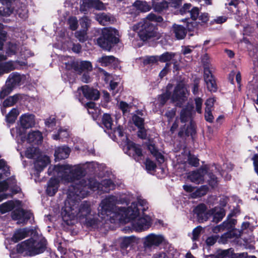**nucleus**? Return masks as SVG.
I'll return each instance as SVG.
<instances>
[{"mask_svg":"<svg viewBox=\"0 0 258 258\" xmlns=\"http://www.w3.org/2000/svg\"><path fill=\"white\" fill-rule=\"evenodd\" d=\"M86 107L88 113L91 114L94 118L97 117L100 114V110L96 107L94 102H90L87 103Z\"/></svg>","mask_w":258,"mask_h":258,"instance_id":"36","label":"nucleus"},{"mask_svg":"<svg viewBox=\"0 0 258 258\" xmlns=\"http://www.w3.org/2000/svg\"><path fill=\"white\" fill-rule=\"evenodd\" d=\"M68 23L70 28L72 30H75L78 27V20L76 17H71L69 20Z\"/></svg>","mask_w":258,"mask_h":258,"instance_id":"54","label":"nucleus"},{"mask_svg":"<svg viewBox=\"0 0 258 258\" xmlns=\"http://www.w3.org/2000/svg\"><path fill=\"white\" fill-rule=\"evenodd\" d=\"M96 20L101 25H106L114 21L113 17L105 13H99L96 15Z\"/></svg>","mask_w":258,"mask_h":258,"instance_id":"29","label":"nucleus"},{"mask_svg":"<svg viewBox=\"0 0 258 258\" xmlns=\"http://www.w3.org/2000/svg\"><path fill=\"white\" fill-rule=\"evenodd\" d=\"M138 201L142 207V213L132 222L133 228L137 231H142L149 229L153 222L152 217L144 213L148 209L147 202L142 197H138Z\"/></svg>","mask_w":258,"mask_h":258,"instance_id":"6","label":"nucleus"},{"mask_svg":"<svg viewBox=\"0 0 258 258\" xmlns=\"http://www.w3.org/2000/svg\"><path fill=\"white\" fill-rule=\"evenodd\" d=\"M40 153L39 150L34 147H29L25 151V155L28 158L35 159Z\"/></svg>","mask_w":258,"mask_h":258,"instance_id":"42","label":"nucleus"},{"mask_svg":"<svg viewBox=\"0 0 258 258\" xmlns=\"http://www.w3.org/2000/svg\"><path fill=\"white\" fill-rule=\"evenodd\" d=\"M2 4L4 6L6 5V7L0 8V15L4 16H8L12 14L13 12V9L12 8L11 3L10 1L5 0H1Z\"/></svg>","mask_w":258,"mask_h":258,"instance_id":"34","label":"nucleus"},{"mask_svg":"<svg viewBox=\"0 0 258 258\" xmlns=\"http://www.w3.org/2000/svg\"><path fill=\"white\" fill-rule=\"evenodd\" d=\"M24 136V141H22L19 140V142H18V144H24L26 145L27 144H32V145H36L40 144L42 141V136L41 133L38 131H32L29 132L27 135V137L25 136V132L23 134Z\"/></svg>","mask_w":258,"mask_h":258,"instance_id":"17","label":"nucleus"},{"mask_svg":"<svg viewBox=\"0 0 258 258\" xmlns=\"http://www.w3.org/2000/svg\"><path fill=\"white\" fill-rule=\"evenodd\" d=\"M58 187V180L51 178L48 182L46 192L50 196H53L57 192Z\"/></svg>","mask_w":258,"mask_h":258,"instance_id":"27","label":"nucleus"},{"mask_svg":"<svg viewBox=\"0 0 258 258\" xmlns=\"http://www.w3.org/2000/svg\"><path fill=\"white\" fill-rule=\"evenodd\" d=\"M117 31L112 28H105L102 31V35L97 40V43L102 48L109 50L112 46L118 42L115 36Z\"/></svg>","mask_w":258,"mask_h":258,"instance_id":"11","label":"nucleus"},{"mask_svg":"<svg viewBox=\"0 0 258 258\" xmlns=\"http://www.w3.org/2000/svg\"><path fill=\"white\" fill-rule=\"evenodd\" d=\"M195 104L196 110L199 113L202 112V106L203 104V100L201 98L198 97L195 99Z\"/></svg>","mask_w":258,"mask_h":258,"instance_id":"62","label":"nucleus"},{"mask_svg":"<svg viewBox=\"0 0 258 258\" xmlns=\"http://www.w3.org/2000/svg\"><path fill=\"white\" fill-rule=\"evenodd\" d=\"M119 106L123 114L129 111L130 106L125 102L121 101L119 103Z\"/></svg>","mask_w":258,"mask_h":258,"instance_id":"64","label":"nucleus"},{"mask_svg":"<svg viewBox=\"0 0 258 258\" xmlns=\"http://www.w3.org/2000/svg\"><path fill=\"white\" fill-rule=\"evenodd\" d=\"M120 244L121 247L126 248L129 246L133 245L138 242V239L134 236L123 237L119 239Z\"/></svg>","mask_w":258,"mask_h":258,"instance_id":"33","label":"nucleus"},{"mask_svg":"<svg viewBox=\"0 0 258 258\" xmlns=\"http://www.w3.org/2000/svg\"><path fill=\"white\" fill-rule=\"evenodd\" d=\"M104 76V80L105 82H110V90L112 91V94L115 95V93L114 92V90L116 88L118 84L117 82H114L112 80V76H111L110 74L106 72L105 71L102 70Z\"/></svg>","mask_w":258,"mask_h":258,"instance_id":"38","label":"nucleus"},{"mask_svg":"<svg viewBox=\"0 0 258 258\" xmlns=\"http://www.w3.org/2000/svg\"><path fill=\"white\" fill-rule=\"evenodd\" d=\"M172 31L176 38L179 40L183 39L186 34V29L180 25L174 24L172 26Z\"/></svg>","mask_w":258,"mask_h":258,"instance_id":"30","label":"nucleus"},{"mask_svg":"<svg viewBox=\"0 0 258 258\" xmlns=\"http://www.w3.org/2000/svg\"><path fill=\"white\" fill-rule=\"evenodd\" d=\"M208 190V188L206 185L202 186L199 189L196 191V193L194 194V197L202 196L205 195Z\"/></svg>","mask_w":258,"mask_h":258,"instance_id":"56","label":"nucleus"},{"mask_svg":"<svg viewBox=\"0 0 258 258\" xmlns=\"http://www.w3.org/2000/svg\"><path fill=\"white\" fill-rule=\"evenodd\" d=\"M152 5L155 11L160 12L168 8V3L164 1L159 3L154 2Z\"/></svg>","mask_w":258,"mask_h":258,"instance_id":"45","label":"nucleus"},{"mask_svg":"<svg viewBox=\"0 0 258 258\" xmlns=\"http://www.w3.org/2000/svg\"><path fill=\"white\" fill-rule=\"evenodd\" d=\"M182 157L184 158L183 160H181L179 158L178 159L179 162H187L189 165L197 167L199 164V159L195 156L191 155L189 153L185 154L182 156Z\"/></svg>","mask_w":258,"mask_h":258,"instance_id":"31","label":"nucleus"},{"mask_svg":"<svg viewBox=\"0 0 258 258\" xmlns=\"http://www.w3.org/2000/svg\"><path fill=\"white\" fill-rule=\"evenodd\" d=\"M248 95L258 104V76L253 77L247 85Z\"/></svg>","mask_w":258,"mask_h":258,"instance_id":"21","label":"nucleus"},{"mask_svg":"<svg viewBox=\"0 0 258 258\" xmlns=\"http://www.w3.org/2000/svg\"><path fill=\"white\" fill-rule=\"evenodd\" d=\"M59 178L63 183H71L67 192V199L62 209L61 215L64 221L68 224H71L73 223L71 222L72 220L77 219L83 224L91 227L96 225L103 220H108L107 219H101L99 216V218H96V216L92 213L91 205L89 202H84L78 207L79 201L88 195L87 190L79 184H76L74 181L64 182L61 178Z\"/></svg>","mask_w":258,"mask_h":258,"instance_id":"1","label":"nucleus"},{"mask_svg":"<svg viewBox=\"0 0 258 258\" xmlns=\"http://www.w3.org/2000/svg\"><path fill=\"white\" fill-rule=\"evenodd\" d=\"M26 64L25 61L20 60H10L3 63H0V77L3 74L8 73L14 70L19 69Z\"/></svg>","mask_w":258,"mask_h":258,"instance_id":"16","label":"nucleus"},{"mask_svg":"<svg viewBox=\"0 0 258 258\" xmlns=\"http://www.w3.org/2000/svg\"><path fill=\"white\" fill-rule=\"evenodd\" d=\"M32 216L30 212H25L23 210L15 211L12 213V218L14 220H18L19 224L25 223Z\"/></svg>","mask_w":258,"mask_h":258,"instance_id":"24","label":"nucleus"},{"mask_svg":"<svg viewBox=\"0 0 258 258\" xmlns=\"http://www.w3.org/2000/svg\"><path fill=\"white\" fill-rule=\"evenodd\" d=\"M131 201L130 197L122 195L119 199L114 196H109L104 199L98 207L99 216L101 219L108 220H118L120 221H131L135 219L142 213V207L138 201L132 203L127 208L116 207L117 204H127Z\"/></svg>","mask_w":258,"mask_h":258,"instance_id":"3","label":"nucleus"},{"mask_svg":"<svg viewBox=\"0 0 258 258\" xmlns=\"http://www.w3.org/2000/svg\"><path fill=\"white\" fill-rule=\"evenodd\" d=\"M202 228L201 226H198L195 228L192 231V237L193 241L197 240L200 235Z\"/></svg>","mask_w":258,"mask_h":258,"instance_id":"58","label":"nucleus"},{"mask_svg":"<svg viewBox=\"0 0 258 258\" xmlns=\"http://www.w3.org/2000/svg\"><path fill=\"white\" fill-rule=\"evenodd\" d=\"M19 47L16 44L10 43L6 49V53L8 56H12L15 55L19 50Z\"/></svg>","mask_w":258,"mask_h":258,"instance_id":"44","label":"nucleus"},{"mask_svg":"<svg viewBox=\"0 0 258 258\" xmlns=\"http://www.w3.org/2000/svg\"><path fill=\"white\" fill-rule=\"evenodd\" d=\"M164 240L161 235L151 233L144 239V245L145 247L151 248L153 246H158Z\"/></svg>","mask_w":258,"mask_h":258,"instance_id":"18","label":"nucleus"},{"mask_svg":"<svg viewBox=\"0 0 258 258\" xmlns=\"http://www.w3.org/2000/svg\"><path fill=\"white\" fill-rule=\"evenodd\" d=\"M158 56H148L145 57L143 60L145 64H153L159 61Z\"/></svg>","mask_w":258,"mask_h":258,"instance_id":"48","label":"nucleus"},{"mask_svg":"<svg viewBox=\"0 0 258 258\" xmlns=\"http://www.w3.org/2000/svg\"><path fill=\"white\" fill-rule=\"evenodd\" d=\"M102 66H112L115 67L118 64V60L113 56H103L99 59Z\"/></svg>","mask_w":258,"mask_h":258,"instance_id":"28","label":"nucleus"},{"mask_svg":"<svg viewBox=\"0 0 258 258\" xmlns=\"http://www.w3.org/2000/svg\"><path fill=\"white\" fill-rule=\"evenodd\" d=\"M78 91L80 93L82 92L84 96L87 99L97 100L99 97V91L96 89L89 87L87 85L79 88Z\"/></svg>","mask_w":258,"mask_h":258,"instance_id":"22","label":"nucleus"},{"mask_svg":"<svg viewBox=\"0 0 258 258\" xmlns=\"http://www.w3.org/2000/svg\"><path fill=\"white\" fill-rule=\"evenodd\" d=\"M133 120L135 123V124L138 127H143L144 120L142 118L138 116L137 115H134L133 116Z\"/></svg>","mask_w":258,"mask_h":258,"instance_id":"57","label":"nucleus"},{"mask_svg":"<svg viewBox=\"0 0 258 258\" xmlns=\"http://www.w3.org/2000/svg\"><path fill=\"white\" fill-rule=\"evenodd\" d=\"M19 111L16 108H13L11 111L6 115V120L9 123H13L16 119Z\"/></svg>","mask_w":258,"mask_h":258,"instance_id":"41","label":"nucleus"},{"mask_svg":"<svg viewBox=\"0 0 258 258\" xmlns=\"http://www.w3.org/2000/svg\"><path fill=\"white\" fill-rule=\"evenodd\" d=\"M145 165L147 170L149 171L154 170L156 167L155 163L148 159L146 160Z\"/></svg>","mask_w":258,"mask_h":258,"instance_id":"61","label":"nucleus"},{"mask_svg":"<svg viewBox=\"0 0 258 258\" xmlns=\"http://www.w3.org/2000/svg\"><path fill=\"white\" fill-rule=\"evenodd\" d=\"M162 21L163 19L161 17L157 16L155 14L151 13L145 19L134 25L132 29L134 31L138 33L141 40L146 41L153 37L155 35L154 27L152 22H161Z\"/></svg>","mask_w":258,"mask_h":258,"instance_id":"5","label":"nucleus"},{"mask_svg":"<svg viewBox=\"0 0 258 258\" xmlns=\"http://www.w3.org/2000/svg\"><path fill=\"white\" fill-rule=\"evenodd\" d=\"M35 159L34 167L35 169L38 171L42 170L50 162L49 157L46 155H43L41 153H40Z\"/></svg>","mask_w":258,"mask_h":258,"instance_id":"23","label":"nucleus"},{"mask_svg":"<svg viewBox=\"0 0 258 258\" xmlns=\"http://www.w3.org/2000/svg\"><path fill=\"white\" fill-rule=\"evenodd\" d=\"M176 55V53L173 52H166L160 56H158L159 61L161 62H166L172 60L174 64L175 65L176 61H174V57Z\"/></svg>","mask_w":258,"mask_h":258,"instance_id":"40","label":"nucleus"},{"mask_svg":"<svg viewBox=\"0 0 258 258\" xmlns=\"http://www.w3.org/2000/svg\"><path fill=\"white\" fill-rule=\"evenodd\" d=\"M124 150L125 153L133 157L137 161H140L143 159V154L140 146L128 141L127 139H126V148Z\"/></svg>","mask_w":258,"mask_h":258,"instance_id":"14","label":"nucleus"},{"mask_svg":"<svg viewBox=\"0 0 258 258\" xmlns=\"http://www.w3.org/2000/svg\"><path fill=\"white\" fill-rule=\"evenodd\" d=\"M190 15L192 20H197L199 16V10L197 7L193 8L190 11Z\"/></svg>","mask_w":258,"mask_h":258,"instance_id":"60","label":"nucleus"},{"mask_svg":"<svg viewBox=\"0 0 258 258\" xmlns=\"http://www.w3.org/2000/svg\"><path fill=\"white\" fill-rule=\"evenodd\" d=\"M234 225V220H231L229 221H224L221 225L217 226L213 228V231L214 233H218L224 230H230L221 236L219 240V242L224 244L227 242L229 239L235 236V232L233 230H232Z\"/></svg>","mask_w":258,"mask_h":258,"instance_id":"12","label":"nucleus"},{"mask_svg":"<svg viewBox=\"0 0 258 258\" xmlns=\"http://www.w3.org/2000/svg\"><path fill=\"white\" fill-rule=\"evenodd\" d=\"M14 202L10 201L0 205V212L2 214H4L11 211L14 208Z\"/></svg>","mask_w":258,"mask_h":258,"instance_id":"43","label":"nucleus"},{"mask_svg":"<svg viewBox=\"0 0 258 258\" xmlns=\"http://www.w3.org/2000/svg\"><path fill=\"white\" fill-rule=\"evenodd\" d=\"M13 89L11 86L7 85L6 84V86L3 88L2 90L0 91V99L4 98L5 96L9 94Z\"/></svg>","mask_w":258,"mask_h":258,"instance_id":"50","label":"nucleus"},{"mask_svg":"<svg viewBox=\"0 0 258 258\" xmlns=\"http://www.w3.org/2000/svg\"><path fill=\"white\" fill-rule=\"evenodd\" d=\"M69 136V132L67 130H60L57 134L53 135L52 138L54 140L63 139Z\"/></svg>","mask_w":258,"mask_h":258,"instance_id":"47","label":"nucleus"},{"mask_svg":"<svg viewBox=\"0 0 258 258\" xmlns=\"http://www.w3.org/2000/svg\"><path fill=\"white\" fill-rule=\"evenodd\" d=\"M172 88V85L168 84L166 92L158 97L157 104L159 107L164 105L170 97L172 101L175 102L176 105L178 106H181L186 100L188 92L186 86L183 83H180L176 86L171 95L170 90Z\"/></svg>","mask_w":258,"mask_h":258,"instance_id":"4","label":"nucleus"},{"mask_svg":"<svg viewBox=\"0 0 258 258\" xmlns=\"http://www.w3.org/2000/svg\"><path fill=\"white\" fill-rule=\"evenodd\" d=\"M84 169V166L80 165H58L53 167L50 166L48 172L49 174L61 178L64 182L74 181L76 184H79L87 190L90 188L93 191L99 190L107 192L114 188L115 185L110 179H104L101 183L93 178L86 179L83 177L85 175Z\"/></svg>","mask_w":258,"mask_h":258,"instance_id":"2","label":"nucleus"},{"mask_svg":"<svg viewBox=\"0 0 258 258\" xmlns=\"http://www.w3.org/2000/svg\"><path fill=\"white\" fill-rule=\"evenodd\" d=\"M207 176L208 177V179L207 181L209 184L212 186L214 187L216 186L218 183V180L215 176L212 173H209L207 174Z\"/></svg>","mask_w":258,"mask_h":258,"instance_id":"52","label":"nucleus"},{"mask_svg":"<svg viewBox=\"0 0 258 258\" xmlns=\"http://www.w3.org/2000/svg\"><path fill=\"white\" fill-rule=\"evenodd\" d=\"M194 112L193 108L191 106L187 107L183 109L180 113V120L182 122H187L184 126L179 132V136L183 135L188 136H192L195 133V126L194 123L191 121V117Z\"/></svg>","mask_w":258,"mask_h":258,"instance_id":"10","label":"nucleus"},{"mask_svg":"<svg viewBox=\"0 0 258 258\" xmlns=\"http://www.w3.org/2000/svg\"><path fill=\"white\" fill-rule=\"evenodd\" d=\"M90 20L87 17H84L80 20V24L83 30H87L88 28L90 25Z\"/></svg>","mask_w":258,"mask_h":258,"instance_id":"53","label":"nucleus"},{"mask_svg":"<svg viewBox=\"0 0 258 258\" xmlns=\"http://www.w3.org/2000/svg\"><path fill=\"white\" fill-rule=\"evenodd\" d=\"M102 121L104 126L108 130L112 131L115 136L123 137V128L118 125L116 127L113 124V121L109 114L105 113L102 117Z\"/></svg>","mask_w":258,"mask_h":258,"instance_id":"15","label":"nucleus"},{"mask_svg":"<svg viewBox=\"0 0 258 258\" xmlns=\"http://www.w3.org/2000/svg\"><path fill=\"white\" fill-rule=\"evenodd\" d=\"M200 222L207 221L210 216H213V221L218 223L221 221L225 215L223 208L215 207L206 211V206L204 204L198 205L194 210Z\"/></svg>","mask_w":258,"mask_h":258,"instance_id":"8","label":"nucleus"},{"mask_svg":"<svg viewBox=\"0 0 258 258\" xmlns=\"http://www.w3.org/2000/svg\"><path fill=\"white\" fill-rule=\"evenodd\" d=\"M68 59L67 61L63 62L65 64L66 68L68 70H74L75 71H79V66H80L82 70L91 71L92 66L90 62L88 61H82L79 63V62L76 61L74 59L71 57H65Z\"/></svg>","mask_w":258,"mask_h":258,"instance_id":"13","label":"nucleus"},{"mask_svg":"<svg viewBox=\"0 0 258 258\" xmlns=\"http://www.w3.org/2000/svg\"><path fill=\"white\" fill-rule=\"evenodd\" d=\"M46 242L44 238L36 240L33 239L27 240L17 245V250L19 253L32 255L43 252L46 248Z\"/></svg>","mask_w":258,"mask_h":258,"instance_id":"7","label":"nucleus"},{"mask_svg":"<svg viewBox=\"0 0 258 258\" xmlns=\"http://www.w3.org/2000/svg\"><path fill=\"white\" fill-rule=\"evenodd\" d=\"M19 98L18 95H15L10 96L7 98L3 102V105L1 107V111L4 114L6 113V108L11 107L14 105L18 101Z\"/></svg>","mask_w":258,"mask_h":258,"instance_id":"32","label":"nucleus"},{"mask_svg":"<svg viewBox=\"0 0 258 258\" xmlns=\"http://www.w3.org/2000/svg\"><path fill=\"white\" fill-rule=\"evenodd\" d=\"M4 26L0 23V50L2 49L4 42L6 40V32L3 30Z\"/></svg>","mask_w":258,"mask_h":258,"instance_id":"51","label":"nucleus"},{"mask_svg":"<svg viewBox=\"0 0 258 258\" xmlns=\"http://www.w3.org/2000/svg\"><path fill=\"white\" fill-rule=\"evenodd\" d=\"M89 1L91 8H94L97 10H103L104 9L103 4L100 0H89Z\"/></svg>","mask_w":258,"mask_h":258,"instance_id":"46","label":"nucleus"},{"mask_svg":"<svg viewBox=\"0 0 258 258\" xmlns=\"http://www.w3.org/2000/svg\"><path fill=\"white\" fill-rule=\"evenodd\" d=\"M204 78L207 89L211 92H216L217 86L209 67L204 68Z\"/></svg>","mask_w":258,"mask_h":258,"instance_id":"20","label":"nucleus"},{"mask_svg":"<svg viewBox=\"0 0 258 258\" xmlns=\"http://www.w3.org/2000/svg\"><path fill=\"white\" fill-rule=\"evenodd\" d=\"M28 234V231L25 229H19L16 231L14 233L12 239L15 242H17L25 238Z\"/></svg>","mask_w":258,"mask_h":258,"instance_id":"39","label":"nucleus"},{"mask_svg":"<svg viewBox=\"0 0 258 258\" xmlns=\"http://www.w3.org/2000/svg\"><path fill=\"white\" fill-rule=\"evenodd\" d=\"M212 109H205V119L209 122H212L213 121L214 117L211 113Z\"/></svg>","mask_w":258,"mask_h":258,"instance_id":"63","label":"nucleus"},{"mask_svg":"<svg viewBox=\"0 0 258 258\" xmlns=\"http://www.w3.org/2000/svg\"><path fill=\"white\" fill-rule=\"evenodd\" d=\"M89 0H83L80 6V11L82 12H87L89 9H91Z\"/></svg>","mask_w":258,"mask_h":258,"instance_id":"55","label":"nucleus"},{"mask_svg":"<svg viewBox=\"0 0 258 258\" xmlns=\"http://www.w3.org/2000/svg\"><path fill=\"white\" fill-rule=\"evenodd\" d=\"M70 149L67 146L57 147L55 151L54 156L55 159L59 160L67 158L70 153Z\"/></svg>","mask_w":258,"mask_h":258,"instance_id":"26","label":"nucleus"},{"mask_svg":"<svg viewBox=\"0 0 258 258\" xmlns=\"http://www.w3.org/2000/svg\"><path fill=\"white\" fill-rule=\"evenodd\" d=\"M19 122L20 125H18L11 130L12 136L15 138L18 142L19 140L22 141H24L23 134L26 132V130L34 126L35 116L32 114L25 113L20 117Z\"/></svg>","mask_w":258,"mask_h":258,"instance_id":"9","label":"nucleus"},{"mask_svg":"<svg viewBox=\"0 0 258 258\" xmlns=\"http://www.w3.org/2000/svg\"><path fill=\"white\" fill-rule=\"evenodd\" d=\"M148 149L159 163H161L164 162L163 156L161 154V153L158 152L154 145H149L148 146Z\"/></svg>","mask_w":258,"mask_h":258,"instance_id":"37","label":"nucleus"},{"mask_svg":"<svg viewBox=\"0 0 258 258\" xmlns=\"http://www.w3.org/2000/svg\"><path fill=\"white\" fill-rule=\"evenodd\" d=\"M135 7L138 10L143 12H146L149 11L151 9V6L146 1H136L134 4Z\"/></svg>","mask_w":258,"mask_h":258,"instance_id":"35","label":"nucleus"},{"mask_svg":"<svg viewBox=\"0 0 258 258\" xmlns=\"http://www.w3.org/2000/svg\"><path fill=\"white\" fill-rule=\"evenodd\" d=\"M23 78V77L20 74L18 73H13L9 75L7 80V85H10L13 88L17 86H19L21 84Z\"/></svg>","mask_w":258,"mask_h":258,"instance_id":"25","label":"nucleus"},{"mask_svg":"<svg viewBox=\"0 0 258 258\" xmlns=\"http://www.w3.org/2000/svg\"><path fill=\"white\" fill-rule=\"evenodd\" d=\"M207 172V167H202L196 171L189 173L187 178L192 182L196 184L202 183L204 181L205 176Z\"/></svg>","mask_w":258,"mask_h":258,"instance_id":"19","label":"nucleus"},{"mask_svg":"<svg viewBox=\"0 0 258 258\" xmlns=\"http://www.w3.org/2000/svg\"><path fill=\"white\" fill-rule=\"evenodd\" d=\"M28 10L25 6L22 7L17 11V13L22 19H25L27 17Z\"/></svg>","mask_w":258,"mask_h":258,"instance_id":"59","label":"nucleus"},{"mask_svg":"<svg viewBox=\"0 0 258 258\" xmlns=\"http://www.w3.org/2000/svg\"><path fill=\"white\" fill-rule=\"evenodd\" d=\"M86 30H82L76 32V37L80 41L84 42L87 39Z\"/></svg>","mask_w":258,"mask_h":258,"instance_id":"49","label":"nucleus"}]
</instances>
